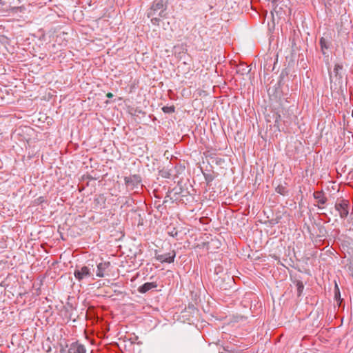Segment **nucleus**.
<instances>
[{
  "instance_id": "obj_21",
  "label": "nucleus",
  "mask_w": 353,
  "mask_h": 353,
  "mask_svg": "<svg viewBox=\"0 0 353 353\" xmlns=\"http://www.w3.org/2000/svg\"><path fill=\"white\" fill-rule=\"evenodd\" d=\"M117 100H118V101H121V100H122V98H121V97H119Z\"/></svg>"
},
{
  "instance_id": "obj_10",
  "label": "nucleus",
  "mask_w": 353,
  "mask_h": 353,
  "mask_svg": "<svg viewBox=\"0 0 353 353\" xmlns=\"http://www.w3.org/2000/svg\"><path fill=\"white\" fill-rule=\"evenodd\" d=\"M314 197L317 201V202L321 205L325 204L327 201V199L325 196L324 193L321 191L314 192Z\"/></svg>"
},
{
  "instance_id": "obj_9",
  "label": "nucleus",
  "mask_w": 353,
  "mask_h": 353,
  "mask_svg": "<svg viewBox=\"0 0 353 353\" xmlns=\"http://www.w3.org/2000/svg\"><path fill=\"white\" fill-rule=\"evenodd\" d=\"M157 287V284L155 282H148L142 285L138 288V291L140 293H145L148 291Z\"/></svg>"
},
{
  "instance_id": "obj_19",
  "label": "nucleus",
  "mask_w": 353,
  "mask_h": 353,
  "mask_svg": "<svg viewBox=\"0 0 353 353\" xmlns=\"http://www.w3.org/2000/svg\"><path fill=\"white\" fill-rule=\"evenodd\" d=\"M276 0H272V3L273 6L276 5Z\"/></svg>"
},
{
  "instance_id": "obj_12",
  "label": "nucleus",
  "mask_w": 353,
  "mask_h": 353,
  "mask_svg": "<svg viewBox=\"0 0 353 353\" xmlns=\"http://www.w3.org/2000/svg\"><path fill=\"white\" fill-rule=\"evenodd\" d=\"M272 59L270 58L267 59L263 64V69L268 72L273 71L274 67H272Z\"/></svg>"
},
{
  "instance_id": "obj_8",
  "label": "nucleus",
  "mask_w": 353,
  "mask_h": 353,
  "mask_svg": "<svg viewBox=\"0 0 353 353\" xmlns=\"http://www.w3.org/2000/svg\"><path fill=\"white\" fill-rule=\"evenodd\" d=\"M68 353H86V348L78 341L74 342L70 344Z\"/></svg>"
},
{
  "instance_id": "obj_11",
  "label": "nucleus",
  "mask_w": 353,
  "mask_h": 353,
  "mask_svg": "<svg viewBox=\"0 0 353 353\" xmlns=\"http://www.w3.org/2000/svg\"><path fill=\"white\" fill-rule=\"evenodd\" d=\"M321 51L323 55L325 54V50H327L330 47V43L324 37H321L319 40Z\"/></svg>"
},
{
  "instance_id": "obj_20",
  "label": "nucleus",
  "mask_w": 353,
  "mask_h": 353,
  "mask_svg": "<svg viewBox=\"0 0 353 353\" xmlns=\"http://www.w3.org/2000/svg\"><path fill=\"white\" fill-rule=\"evenodd\" d=\"M39 115H40V116H41V114H43V112H39ZM41 119V117H40L39 118V120H40Z\"/></svg>"
},
{
  "instance_id": "obj_5",
  "label": "nucleus",
  "mask_w": 353,
  "mask_h": 353,
  "mask_svg": "<svg viewBox=\"0 0 353 353\" xmlns=\"http://www.w3.org/2000/svg\"><path fill=\"white\" fill-rule=\"evenodd\" d=\"M110 266V263L108 261L99 263L97 265V270L96 272L97 276L100 278L104 277L106 274H108Z\"/></svg>"
},
{
  "instance_id": "obj_14",
  "label": "nucleus",
  "mask_w": 353,
  "mask_h": 353,
  "mask_svg": "<svg viewBox=\"0 0 353 353\" xmlns=\"http://www.w3.org/2000/svg\"><path fill=\"white\" fill-rule=\"evenodd\" d=\"M303 290V285L301 282L297 283V291L298 295H300Z\"/></svg>"
},
{
  "instance_id": "obj_17",
  "label": "nucleus",
  "mask_w": 353,
  "mask_h": 353,
  "mask_svg": "<svg viewBox=\"0 0 353 353\" xmlns=\"http://www.w3.org/2000/svg\"><path fill=\"white\" fill-rule=\"evenodd\" d=\"M161 110H163V111H165V110H174V106H170V107L163 106V107L161 108Z\"/></svg>"
},
{
  "instance_id": "obj_7",
  "label": "nucleus",
  "mask_w": 353,
  "mask_h": 353,
  "mask_svg": "<svg viewBox=\"0 0 353 353\" xmlns=\"http://www.w3.org/2000/svg\"><path fill=\"white\" fill-rule=\"evenodd\" d=\"M295 100L293 98H283L280 99V105L282 110H291L295 106Z\"/></svg>"
},
{
  "instance_id": "obj_2",
  "label": "nucleus",
  "mask_w": 353,
  "mask_h": 353,
  "mask_svg": "<svg viewBox=\"0 0 353 353\" xmlns=\"http://www.w3.org/2000/svg\"><path fill=\"white\" fill-rule=\"evenodd\" d=\"M167 8V0H156L153 2L150 8L148 11L147 17L150 18L157 15L159 17L166 18L168 14L166 12Z\"/></svg>"
},
{
  "instance_id": "obj_22",
  "label": "nucleus",
  "mask_w": 353,
  "mask_h": 353,
  "mask_svg": "<svg viewBox=\"0 0 353 353\" xmlns=\"http://www.w3.org/2000/svg\"><path fill=\"white\" fill-rule=\"evenodd\" d=\"M352 116H353V112H352Z\"/></svg>"
},
{
  "instance_id": "obj_13",
  "label": "nucleus",
  "mask_w": 353,
  "mask_h": 353,
  "mask_svg": "<svg viewBox=\"0 0 353 353\" xmlns=\"http://www.w3.org/2000/svg\"><path fill=\"white\" fill-rule=\"evenodd\" d=\"M151 18V23L154 26H159V22L161 21V18L159 16L157 17H152Z\"/></svg>"
},
{
  "instance_id": "obj_3",
  "label": "nucleus",
  "mask_w": 353,
  "mask_h": 353,
  "mask_svg": "<svg viewBox=\"0 0 353 353\" xmlns=\"http://www.w3.org/2000/svg\"><path fill=\"white\" fill-rule=\"evenodd\" d=\"M74 277L79 281L92 276L91 268L88 266L76 267L74 272Z\"/></svg>"
},
{
  "instance_id": "obj_15",
  "label": "nucleus",
  "mask_w": 353,
  "mask_h": 353,
  "mask_svg": "<svg viewBox=\"0 0 353 353\" xmlns=\"http://www.w3.org/2000/svg\"><path fill=\"white\" fill-rule=\"evenodd\" d=\"M247 66L245 67V68H243L241 70V69H239L237 70V72L238 73H241V74H244L245 73H248L249 72V70H247Z\"/></svg>"
},
{
  "instance_id": "obj_16",
  "label": "nucleus",
  "mask_w": 353,
  "mask_h": 353,
  "mask_svg": "<svg viewBox=\"0 0 353 353\" xmlns=\"http://www.w3.org/2000/svg\"><path fill=\"white\" fill-rule=\"evenodd\" d=\"M276 192L281 194H284V188L283 187H277Z\"/></svg>"
},
{
  "instance_id": "obj_6",
  "label": "nucleus",
  "mask_w": 353,
  "mask_h": 353,
  "mask_svg": "<svg viewBox=\"0 0 353 353\" xmlns=\"http://www.w3.org/2000/svg\"><path fill=\"white\" fill-rule=\"evenodd\" d=\"M175 252L165 253L163 254H156V259L161 263H172L175 257Z\"/></svg>"
},
{
  "instance_id": "obj_4",
  "label": "nucleus",
  "mask_w": 353,
  "mask_h": 353,
  "mask_svg": "<svg viewBox=\"0 0 353 353\" xmlns=\"http://www.w3.org/2000/svg\"><path fill=\"white\" fill-rule=\"evenodd\" d=\"M349 201L345 199H338L335 203V209L339 213L341 218L347 217L349 214Z\"/></svg>"
},
{
  "instance_id": "obj_18",
  "label": "nucleus",
  "mask_w": 353,
  "mask_h": 353,
  "mask_svg": "<svg viewBox=\"0 0 353 353\" xmlns=\"http://www.w3.org/2000/svg\"><path fill=\"white\" fill-rule=\"evenodd\" d=\"M106 97L108 98V99H112L114 97V94L111 92H108L107 94H106Z\"/></svg>"
},
{
  "instance_id": "obj_1",
  "label": "nucleus",
  "mask_w": 353,
  "mask_h": 353,
  "mask_svg": "<svg viewBox=\"0 0 353 353\" xmlns=\"http://www.w3.org/2000/svg\"><path fill=\"white\" fill-rule=\"evenodd\" d=\"M343 65L337 63L334 65L332 72L330 73V89L334 91H343L346 86V81L344 79Z\"/></svg>"
}]
</instances>
